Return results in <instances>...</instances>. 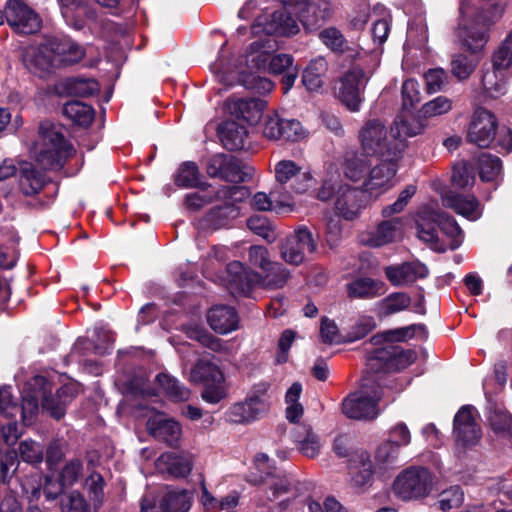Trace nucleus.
<instances>
[{"instance_id":"obj_30","label":"nucleus","mask_w":512,"mask_h":512,"mask_svg":"<svg viewBox=\"0 0 512 512\" xmlns=\"http://www.w3.org/2000/svg\"><path fill=\"white\" fill-rule=\"evenodd\" d=\"M251 205L257 210H271L272 212L281 213L285 210H291L294 206V200L291 194H283L280 189L274 187L269 194L264 192L254 194Z\"/></svg>"},{"instance_id":"obj_20","label":"nucleus","mask_w":512,"mask_h":512,"mask_svg":"<svg viewBox=\"0 0 512 512\" xmlns=\"http://www.w3.org/2000/svg\"><path fill=\"white\" fill-rule=\"evenodd\" d=\"M207 175L222 181L238 183L243 181V172L237 159L228 154L217 153L206 161Z\"/></svg>"},{"instance_id":"obj_42","label":"nucleus","mask_w":512,"mask_h":512,"mask_svg":"<svg viewBox=\"0 0 512 512\" xmlns=\"http://www.w3.org/2000/svg\"><path fill=\"white\" fill-rule=\"evenodd\" d=\"M299 30L297 20L285 11L273 12L269 22L265 26L266 32L283 36H294Z\"/></svg>"},{"instance_id":"obj_60","label":"nucleus","mask_w":512,"mask_h":512,"mask_svg":"<svg viewBox=\"0 0 512 512\" xmlns=\"http://www.w3.org/2000/svg\"><path fill=\"white\" fill-rule=\"evenodd\" d=\"M68 90L75 96L88 97L99 91V84L95 79L74 78L69 80Z\"/></svg>"},{"instance_id":"obj_62","label":"nucleus","mask_w":512,"mask_h":512,"mask_svg":"<svg viewBox=\"0 0 512 512\" xmlns=\"http://www.w3.org/2000/svg\"><path fill=\"white\" fill-rule=\"evenodd\" d=\"M475 181L474 171L471 165L462 163L454 166L452 171V183L458 188L472 187Z\"/></svg>"},{"instance_id":"obj_15","label":"nucleus","mask_w":512,"mask_h":512,"mask_svg":"<svg viewBox=\"0 0 512 512\" xmlns=\"http://www.w3.org/2000/svg\"><path fill=\"white\" fill-rule=\"evenodd\" d=\"M5 17L7 24L23 35L37 32L41 27L38 13L22 0H8L5 5Z\"/></svg>"},{"instance_id":"obj_18","label":"nucleus","mask_w":512,"mask_h":512,"mask_svg":"<svg viewBox=\"0 0 512 512\" xmlns=\"http://www.w3.org/2000/svg\"><path fill=\"white\" fill-rule=\"evenodd\" d=\"M475 413L473 407L464 406L454 417L453 432L457 442L464 447L476 445L482 435Z\"/></svg>"},{"instance_id":"obj_32","label":"nucleus","mask_w":512,"mask_h":512,"mask_svg":"<svg viewBox=\"0 0 512 512\" xmlns=\"http://www.w3.org/2000/svg\"><path fill=\"white\" fill-rule=\"evenodd\" d=\"M264 415V403L247 396L244 401L234 403L226 413V421L236 424H249Z\"/></svg>"},{"instance_id":"obj_23","label":"nucleus","mask_w":512,"mask_h":512,"mask_svg":"<svg viewBox=\"0 0 512 512\" xmlns=\"http://www.w3.org/2000/svg\"><path fill=\"white\" fill-rule=\"evenodd\" d=\"M385 274L391 285L408 286L419 279H424L428 275V269L425 264L413 261L388 266L385 268Z\"/></svg>"},{"instance_id":"obj_57","label":"nucleus","mask_w":512,"mask_h":512,"mask_svg":"<svg viewBox=\"0 0 512 512\" xmlns=\"http://www.w3.org/2000/svg\"><path fill=\"white\" fill-rule=\"evenodd\" d=\"M464 500V493L459 486H452L438 495L437 504L442 512L451 511L453 508L461 506Z\"/></svg>"},{"instance_id":"obj_28","label":"nucleus","mask_w":512,"mask_h":512,"mask_svg":"<svg viewBox=\"0 0 512 512\" xmlns=\"http://www.w3.org/2000/svg\"><path fill=\"white\" fill-rule=\"evenodd\" d=\"M436 214L437 208L430 205L424 206L419 210L416 218L417 234L432 249L444 251L445 248L438 245V233L435 228L437 224Z\"/></svg>"},{"instance_id":"obj_27","label":"nucleus","mask_w":512,"mask_h":512,"mask_svg":"<svg viewBox=\"0 0 512 512\" xmlns=\"http://www.w3.org/2000/svg\"><path fill=\"white\" fill-rule=\"evenodd\" d=\"M442 205L455 210L468 220H478L483 214V209L475 196L462 195L454 192H447L442 195Z\"/></svg>"},{"instance_id":"obj_16","label":"nucleus","mask_w":512,"mask_h":512,"mask_svg":"<svg viewBox=\"0 0 512 512\" xmlns=\"http://www.w3.org/2000/svg\"><path fill=\"white\" fill-rule=\"evenodd\" d=\"M397 159H377L373 161L363 188L371 196H379L392 187V179L397 173Z\"/></svg>"},{"instance_id":"obj_55","label":"nucleus","mask_w":512,"mask_h":512,"mask_svg":"<svg viewBox=\"0 0 512 512\" xmlns=\"http://www.w3.org/2000/svg\"><path fill=\"white\" fill-rule=\"evenodd\" d=\"M479 175L482 181H494L502 170V163L498 157L483 153L478 159Z\"/></svg>"},{"instance_id":"obj_17","label":"nucleus","mask_w":512,"mask_h":512,"mask_svg":"<svg viewBox=\"0 0 512 512\" xmlns=\"http://www.w3.org/2000/svg\"><path fill=\"white\" fill-rule=\"evenodd\" d=\"M52 38L39 46H30L24 49L22 61L30 72L40 78L47 77L56 69L54 50L51 47Z\"/></svg>"},{"instance_id":"obj_63","label":"nucleus","mask_w":512,"mask_h":512,"mask_svg":"<svg viewBox=\"0 0 512 512\" xmlns=\"http://www.w3.org/2000/svg\"><path fill=\"white\" fill-rule=\"evenodd\" d=\"M426 91L435 93L444 89L447 84V73L443 68H431L424 74Z\"/></svg>"},{"instance_id":"obj_43","label":"nucleus","mask_w":512,"mask_h":512,"mask_svg":"<svg viewBox=\"0 0 512 512\" xmlns=\"http://www.w3.org/2000/svg\"><path fill=\"white\" fill-rule=\"evenodd\" d=\"M105 480L97 471L91 472L84 481V489L89 498V505L94 512H99L105 501Z\"/></svg>"},{"instance_id":"obj_54","label":"nucleus","mask_w":512,"mask_h":512,"mask_svg":"<svg viewBox=\"0 0 512 512\" xmlns=\"http://www.w3.org/2000/svg\"><path fill=\"white\" fill-rule=\"evenodd\" d=\"M453 109V101L446 96H437L422 105L419 116L422 118L437 117L448 114Z\"/></svg>"},{"instance_id":"obj_50","label":"nucleus","mask_w":512,"mask_h":512,"mask_svg":"<svg viewBox=\"0 0 512 512\" xmlns=\"http://www.w3.org/2000/svg\"><path fill=\"white\" fill-rule=\"evenodd\" d=\"M175 183L181 188H197L201 186V175L194 162L182 163L175 174Z\"/></svg>"},{"instance_id":"obj_10","label":"nucleus","mask_w":512,"mask_h":512,"mask_svg":"<svg viewBox=\"0 0 512 512\" xmlns=\"http://www.w3.org/2000/svg\"><path fill=\"white\" fill-rule=\"evenodd\" d=\"M248 195V190L244 187L232 186L223 187L217 193L219 199L225 200L224 205L212 208L206 214V226L220 228L226 226L230 220L237 218L239 209L235 206L236 202L243 201Z\"/></svg>"},{"instance_id":"obj_21","label":"nucleus","mask_w":512,"mask_h":512,"mask_svg":"<svg viewBox=\"0 0 512 512\" xmlns=\"http://www.w3.org/2000/svg\"><path fill=\"white\" fill-rule=\"evenodd\" d=\"M146 427L150 435L170 446L176 445L182 436L180 423L161 413L150 416Z\"/></svg>"},{"instance_id":"obj_5","label":"nucleus","mask_w":512,"mask_h":512,"mask_svg":"<svg viewBox=\"0 0 512 512\" xmlns=\"http://www.w3.org/2000/svg\"><path fill=\"white\" fill-rule=\"evenodd\" d=\"M73 148L55 124L43 122L39 127V141L34 146L35 158L44 170L59 169Z\"/></svg>"},{"instance_id":"obj_61","label":"nucleus","mask_w":512,"mask_h":512,"mask_svg":"<svg viewBox=\"0 0 512 512\" xmlns=\"http://www.w3.org/2000/svg\"><path fill=\"white\" fill-rule=\"evenodd\" d=\"M280 254L285 262L289 264L299 265L302 263V251L299 250L297 240L294 238V234L287 237L280 245Z\"/></svg>"},{"instance_id":"obj_41","label":"nucleus","mask_w":512,"mask_h":512,"mask_svg":"<svg viewBox=\"0 0 512 512\" xmlns=\"http://www.w3.org/2000/svg\"><path fill=\"white\" fill-rule=\"evenodd\" d=\"M8 453L15 454V463L13 465H9V470L11 467L18 464V455L20 458L28 464H39L42 463L44 459V446L40 444V442L27 439L19 442L17 451H8L4 454L3 458L0 460V464L2 460H5Z\"/></svg>"},{"instance_id":"obj_44","label":"nucleus","mask_w":512,"mask_h":512,"mask_svg":"<svg viewBox=\"0 0 512 512\" xmlns=\"http://www.w3.org/2000/svg\"><path fill=\"white\" fill-rule=\"evenodd\" d=\"M436 220L437 225L448 238L447 247L451 250L458 249L463 241V231L456 220L439 209H437Z\"/></svg>"},{"instance_id":"obj_53","label":"nucleus","mask_w":512,"mask_h":512,"mask_svg":"<svg viewBox=\"0 0 512 512\" xmlns=\"http://www.w3.org/2000/svg\"><path fill=\"white\" fill-rule=\"evenodd\" d=\"M425 129V126L422 121L417 119H406L396 121L392 126L393 136L396 139L401 140V151L404 148V141L406 137L416 136L418 134H422Z\"/></svg>"},{"instance_id":"obj_24","label":"nucleus","mask_w":512,"mask_h":512,"mask_svg":"<svg viewBox=\"0 0 512 512\" xmlns=\"http://www.w3.org/2000/svg\"><path fill=\"white\" fill-rule=\"evenodd\" d=\"M402 232V218L383 220L376 228L366 233L362 238V242L370 246L379 247L400 239Z\"/></svg>"},{"instance_id":"obj_22","label":"nucleus","mask_w":512,"mask_h":512,"mask_svg":"<svg viewBox=\"0 0 512 512\" xmlns=\"http://www.w3.org/2000/svg\"><path fill=\"white\" fill-rule=\"evenodd\" d=\"M226 105L228 113L238 120L256 124L261 120L266 103L258 98L231 97Z\"/></svg>"},{"instance_id":"obj_46","label":"nucleus","mask_w":512,"mask_h":512,"mask_svg":"<svg viewBox=\"0 0 512 512\" xmlns=\"http://www.w3.org/2000/svg\"><path fill=\"white\" fill-rule=\"evenodd\" d=\"M192 383H222L223 372L221 369L209 361H197L190 372Z\"/></svg>"},{"instance_id":"obj_29","label":"nucleus","mask_w":512,"mask_h":512,"mask_svg":"<svg viewBox=\"0 0 512 512\" xmlns=\"http://www.w3.org/2000/svg\"><path fill=\"white\" fill-rule=\"evenodd\" d=\"M207 322L217 334H228L239 328V316L233 307L227 305L213 306L207 312Z\"/></svg>"},{"instance_id":"obj_56","label":"nucleus","mask_w":512,"mask_h":512,"mask_svg":"<svg viewBox=\"0 0 512 512\" xmlns=\"http://www.w3.org/2000/svg\"><path fill=\"white\" fill-rule=\"evenodd\" d=\"M62 512H95L85 500L83 494L73 490L64 494L60 501Z\"/></svg>"},{"instance_id":"obj_39","label":"nucleus","mask_w":512,"mask_h":512,"mask_svg":"<svg viewBox=\"0 0 512 512\" xmlns=\"http://www.w3.org/2000/svg\"><path fill=\"white\" fill-rule=\"evenodd\" d=\"M293 438L298 451L306 457L314 458L320 453L321 442L310 426L300 425L296 427Z\"/></svg>"},{"instance_id":"obj_31","label":"nucleus","mask_w":512,"mask_h":512,"mask_svg":"<svg viewBox=\"0 0 512 512\" xmlns=\"http://www.w3.org/2000/svg\"><path fill=\"white\" fill-rule=\"evenodd\" d=\"M51 47L56 68L75 65L85 57V48L70 38H52Z\"/></svg>"},{"instance_id":"obj_48","label":"nucleus","mask_w":512,"mask_h":512,"mask_svg":"<svg viewBox=\"0 0 512 512\" xmlns=\"http://www.w3.org/2000/svg\"><path fill=\"white\" fill-rule=\"evenodd\" d=\"M488 421L500 438L512 440V415L499 407L490 408Z\"/></svg>"},{"instance_id":"obj_25","label":"nucleus","mask_w":512,"mask_h":512,"mask_svg":"<svg viewBox=\"0 0 512 512\" xmlns=\"http://www.w3.org/2000/svg\"><path fill=\"white\" fill-rule=\"evenodd\" d=\"M361 195V190L340 184L335 194V208L344 219L353 220L359 215L364 206Z\"/></svg>"},{"instance_id":"obj_51","label":"nucleus","mask_w":512,"mask_h":512,"mask_svg":"<svg viewBox=\"0 0 512 512\" xmlns=\"http://www.w3.org/2000/svg\"><path fill=\"white\" fill-rule=\"evenodd\" d=\"M492 60L495 66L500 68L506 77H509L510 71H512V31L494 51Z\"/></svg>"},{"instance_id":"obj_59","label":"nucleus","mask_w":512,"mask_h":512,"mask_svg":"<svg viewBox=\"0 0 512 512\" xmlns=\"http://www.w3.org/2000/svg\"><path fill=\"white\" fill-rule=\"evenodd\" d=\"M320 41L334 51H343L346 47L345 38L342 35L341 30L335 28V26H328L319 33Z\"/></svg>"},{"instance_id":"obj_4","label":"nucleus","mask_w":512,"mask_h":512,"mask_svg":"<svg viewBox=\"0 0 512 512\" xmlns=\"http://www.w3.org/2000/svg\"><path fill=\"white\" fill-rule=\"evenodd\" d=\"M360 147L374 161L377 159H398L402 153V142L394 138L392 127L390 133L380 120L366 121L360 128Z\"/></svg>"},{"instance_id":"obj_49","label":"nucleus","mask_w":512,"mask_h":512,"mask_svg":"<svg viewBox=\"0 0 512 512\" xmlns=\"http://www.w3.org/2000/svg\"><path fill=\"white\" fill-rule=\"evenodd\" d=\"M63 114L74 123L88 127L94 120L95 111L88 104L72 101L64 104Z\"/></svg>"},{"instance_id":"obj_2","label":"nucleus","mask_w":512,"mask_h":512,"mask_svg":"<svg viewBox=\"0 0 512 512\" xmlns=\"http://www.w3.org/2000/svg\"><path fill=\"white\" fill-rule=\"evenodd\" d=\"M289 278L288 269L279 262L272 261L264 274L251 272L239 261L227 264V285L233 294L248 295L255 286L274 291L285 287Z\"/></svg>"},{"instance_id":"obj_45","label":"nucleus","mask_w":512,"mask_h":512,"mask_svg":"<svg viewBox=\"0 0 512 512\" xmlns=\"http://www.w3.org/2000/svg\"><path fill=\"white\" fill-rule=\"evenodd\" d=\"M327 71V62L322 56L310 61L302 77V83L309 91H317L323 84V75Z\"/></svg>"},{"instance_id":"obj_58","label":"nucleus","mask_w":512,"mask_h":512,"mask_svg":"<svg viewBox=\"0 0 512 512\" xmlns=\"http://www.w3.org/2000/svg\"><path fill=\"white\" fill-rule=\"evenodd\" d=\"M476 66L477 61L475 59L458 54L454 56L451 62V71L458 80H465L470 77Z\"/></svg>"},{"instance_id":"obj_8","label":"nucleus","mask_w":512,"mask_h":512,"mask_svg":"<svg viewBox=\"0 0 512 512\" xmlns=\"http://www.w3.org/2000/svg\"><path fill=\"white\" fill-rule=\"evenodd\" d=\"M416 359L417 354L414 350H404L388 343L369 354L366 367L369 373L374 374L397 372L412 365Z\"/></svg>"},{"instance_id":"obj_40","label":"nucleus","mask_w":512,"mask_h":512,"mask_svg":"<svg viewBox=\"0 0 512 512\" xmlns=\"http://www.w3.org/2000/svg\"><path fill=\"white\" fill-rule=\"evenodd\" d=\"M247 136V129L234 121L225 122L219 128L222 145L231 151L243 148Z\"/></svg>"},{"instance_id":"obj_6","label":"nucleus","mask_w":512,"mask_h":512,"mask_svg":"<svg viewBox=\"0 0 512 512\" xmlns=\"http://www.w3.org/2000/svg\"><path fill=\"white\" fill-rule=\"evenodd\" d=\"M436 476L424 466H410L402 470L393 482L395 495L403 501L423 500L432 494Z\"/></svg>"},{"instance_id":"obj_33","label":"nucleus","mask_w":512,"mask_h":512,"mask_svg":"<svg viewBox=\"0 0 512 512\" xmlns=\"http://www.w3.org/2000/svg\"><path fill=\"white\" fill-rule=\"evenodd\" d=\"M387 291V285L384 281L369 278V276H359L346 285V292L352 299H374L381 297Z\"/></svg>"},{"instance_id":"obj_13","label":"nucleus","mask_w":512,"mask_h":512,"mask_svg":"<svg viewBox=\"0 0 512 512\" xmlns=\"http://www.w3.org/2000/svg\"><path fill=\"white\" fill-rule=\"evenodd\" d=\"M496 15L494 11H482L474 17L469 24H462L459 29V36L472 53H477L485 47L488 41V31L493 25Z\"/></svg>"},{"instance_id":"obj_14","label":"nucleus","mask_w":512,"mask_h":512,"mask_svg":"<svg viewBox=\"0 0 512 512\" xmlns=\"http://www.w3.org/2000/svg\"><path fill=\"white\" fill-rule=\"evenodd\" d=\"M367 84V77L363 69L353 67L345 72L336 88L337 96L351 111L360 109L361 94Z\"/></svg>"},{"instance_id":"obj_9","label":"nucleus","mask_w":512,"mask_h":512,"mask_svg":"<svg viewBox=\"0 0 512 512\" xmlns=\"http://www.w3.org/2000/svg\"><path fill=\"white\" fill-rule=\"evenodd\" d=\"M276 188L283 194H303L315 183L314 177L308 170L303 171L302 165L295 160L282 159L274 166Z\"/></svg>"},{"instance_id":"obj_35","label":"nucleus","mask_w":512,"mask_h":512,"mask_svg":"<svg viewBox=\"0 0 512 512\" xmlns=\"http://www.w3.org/2000/svg\"><path fill=\"white\" fill-rule=\"evenodd\" d=\"M45 184L42 172L36 170L32 163L23 162L19 169L18 186L25 196H33L43 189Z\"/></svg>"},{"instance_id":"obj_11","label":"nucleus","mask_w":512,"mask_h":512,"mask_svg":"<svg viewBox=\"0 0 512 512\" xmlns=\"http://www.w3.org/2000/svg\"><path fill=\"white\" fill-rule=\"evenodd\" d=\"M294 12L306 31H315L335 13L332 0H296Z\"/></svg>"},{"instance_id":"obj_52","label":"nucleus","mask_w":512,"mask_h":512,"mask_svg":"<svg viewBox=\"0 0 512 512\" xmlns=\"http://www.w3.org/2000/svg\"><path fill=\"white\" fill-rule=\"evenodd\" d=\"M411 304V298L407 293L395 292L379 301L378 306L382 316L401 312Z\"/></svg>"},{"instance_id":"obj_7","label":"nucleus","mask_w":512,"mask_h":512,"mask_svg":"<svg viewBox=\"0 0 512 512\" xmlns=\"http://www.w3.org/2000/svg\"><path fill=\"white\" fill-rule=\"evenodd\" d=\"M374 373L367 371L360 389L345 397L342 403V411L345 416L355 420H373L379 415L378 402L382 396L379 385H371Z\"/></svg>"},{"instance_id":"obj_3","label":"nucleus","mask_w":512,"mask_h":512,"mask_svg":"<svg viewBox=\"0 0 512 512\" xmlns=\"http://www.w3.org/2000/svg\"><path fill=\"white\" fill-rule=\"evenodd\" d=\"M257 472H251L249 482L262 485L268 500H281V503L295 499L299 494L298 483L282 472L269 465V458L265 453H258L254 458Z\"/></svg>"},{"instance_id":"obj_1","label":"nucleus","mask_w":512,"mask_h":512,"mask_svg":"<svg viewBox=\"0 0 512 512\" xmlns=\"http://www.w3.org/2000/svg\"><path fill=\"white\" fill-rule=\"evenodd\" d=\"M51 383L42 376H35L28 380L22 390V405L18 407L13 402L10 388L4 386L0 389V412L8 418H15L21 413L22 422L29 426L33 423L39 411V399L42 400V408L56 420L63 417L67 404L72 398V388L69 385L61 386L55 395L52 393Z\"/></svg>"},{"instance_id":"obj_36","label":"nucleus","mask_w":512,"mask_h":512,"mask_svg":"<svg viewBox=\"0 0 512 512\" xmlns=\"http://www.w3.org/2000/svg\"><path fill=\"white\" fill-rule=\"evenodd\" d=\"M192 505V496L185 489L167 488L159 500L160 512H188Z\"/></svg>"},{"instance_id":"obj_26","label":"nucleus","mask_w":512,"mask_h":512,"mask_svg":"<svg viewBox=\"0 0 512 512\" xmlns=\"http://www.w3.org/2000/svg\"><path fill=\"white\" fill-rule=\"evenodd\" d=\"M156 468L163 475L185 477L193 469V460L185 453L165 452L157 458Z\"/></svg>"},{"instance_id":"obj_64","label":"nucleus","mask_w":512,"mask_h":512,"mask_svg":"<svg viewBox=\"0 0 512 512\" xmlns=\"http://www.w3.org/2000/svg\"><path fill=\"white\" fill-rule=\"evenodd\" d=\"M307 136V130L297 120H283L281 139L287 141H300Z\"/></svg>"},{"instance_id":"obj_37","label":"nucleus","mask_w":512,"mask_h":512,"mask_svg":"<svg viewBox=\"0 0 512 512\" xmlns=\"http://www.w3.org/2000/svg\"><path fill=\"white\" fill-rule=\"evenodd\" d=\"M507 78L499 67H496L493 60L491 66L484 67L481 84L486 95L498 98L506 91Z\"/></svg>"},{"instance_id":"obj_19","label":"nucleus","mask_w":512,"mask_h":512,"mask_svg":"<svg viewBox=\"0 0 512 512\" xmlns=\"http://www.w3.org/2000/svg\"><path fill=\"white\" fill-rule=\"evenodd\" d=\"M497 121L489 110L478 108L472 115V122L468 130V140L479 147H488L494 140Z\"/></svg>"},{"instance_id":"obj_47","label":"nucleus","mask_w":512,"mask_h":512,"mask_svg":"<svg viewBox=\"0 0 512 512\" xmlns=\"http://www.w3.org/2000/svg\"><path fill=\"white\" fill-rule=\"evenodd\" d=\"M156 381L162 387L165 395L172 401L184 402L189 400L191 391L186 386L181 385L176 378L171 377L170 374L160 373L157 375Z\"/></svg>"},{"instance_id":"obj_12","label":"nucleus","mask_w":512,"mask_h":512,"mask_svg":"<svg viewBox=\"0 0 512 512\" xmlns=\"http://www.w3.org/2000/svg\"><path fill=\"white\" fill-rule=\"evenodd\" d=\"M252 61L255 62V66L258 69H263V71H268L272 74H283L282 89L284 93L289 92L292 86H294L299 71L294 66V60L291 55L259 53L253 56Z\"/></svg>"},{"instance_id":"obj_34","label":"nucleus","mask_w":512,"mask_h":512,"mask_svg":"<svg viewBox=\"0 0 512 512\" xmlns=\"http://www.w3.org/2000/svg\"><path fill=\"white\" fill-rule=\"evenodd\" d=\"M372 164L373 160L362 150L361 152H348L344 157V176L354 182L361 181V179L365 181Z\"/></svg>"},{"instance_id":"obj_38","label":"nucleus","mask_w":512,"mask_h":512,"mask_svg":"<svg viewBox=\"0 0 512 512\" xmlns=\"http://www.w3.org/2000/svg\"><path fill=\"white\" fill-rule=\"evenodd\" d=\"M351 482L357 488H364L370 483L373 470L372 461L367 452L357 453L355 458L350 460Z\"/></svg>"}]
</instances>
